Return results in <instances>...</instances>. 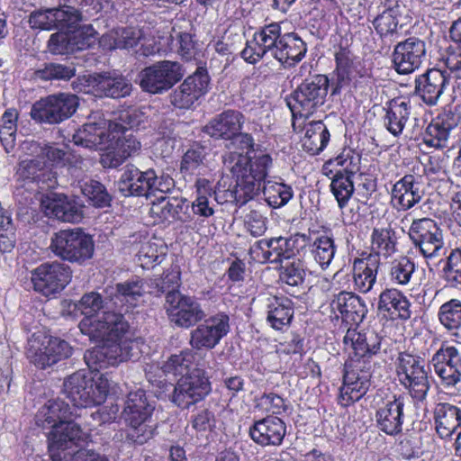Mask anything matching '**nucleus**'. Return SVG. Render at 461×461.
I'll return each instance as SVG.
<instances>
[{
  "instance_id": "c85d7f7f",
  "label": "nucleus",
  "mask_w": 461,
  "mask_h": 461,
  "mask_svg": "<svg viewBox=\"0 0 461 461\" xmlns=\"http://www.w3.org/2000/svg\"><path fill=\"white\" fill-rule=\"evenodd\" d=\"M405 398L393 395L383 402L375 412L378 429L384 433L395 436L402 431Z\"/></svg>"
},
{
  "instance_id": "f257e3e1",
  "label": "nucleus",
  "mask_w": 461,
  "mask_h": 461,
  "mask_svg": "<svg viewBox=\"0 0 461 461\" xmlns=\"http://www.w3.org/2000/svg\"><path fill=\"white\" fill-rule=\"evenodd\" d=\"M68 308L79 310L86 315L78 324L80 331L91 340L102 341L84 355L91 370L114 366L139 357L140 342L133 338L132 330L122 313L104 311L102 315L93 316L104 308L100 294H86L77 303H69Z\"/></svg>"
},
{
  "instance_id": "20e7f679",
  "label": "nucleus",
  "mask_w": 461,
  "mask_h": 461,
  "mask_svg": "<svg viewBox=\"0 0 461 461\" xmlns=\"http://www.w3.org/2000/svg\"><path fill=\"white\" fill-rule=\"evenodd\" d=\"M72 350L66 340L38 331L28 339L26 355L31 363L45 369L69 357Z\"/></svg>"
},
{
  "instance_id": "f3484780",
  "label": "nucleus",
  "mask_w": 461,
  "mask_h": 461,
  "mask_svg": "<svg viewBox=\"0 0 461 461\" xmlns=\"http://www.w3.org/2000/svg\"><path fill=\"white\" fill-rule=\"evenodd\" d=\"M426 57V42L411 36L395 44L392 54L393 68L400 75H409L420 68Z\"/></svg>"
},
{
  "instance_id": "9b49d317",
  "label": "nucleus",
  "mask_w": 461,
  "mask_h": 461,
  "mask_svg": "<svg viewBox=\"0 0 461 461\" xmlns=\"http://www.w3.org/2000/svg\"><path fill=\"white\" fill-rule=\"evenodd\" d=\"M396 373L401 384L409 390L412 398L423 401L429 390L428 373L420 357L401 353L397 358Z\"/></svg>"
},
{
  "instance_id": "4be33fe9",
  "label": "nucleus",
  "mask_w": 461,
  "mask_h": 461,
  "mask_svg": "<svg viewBox=\"0 0 461 461\" xmlns=\"http://www.w3.org/2000/svg\"><path fill=\"white\" fill-rule=\"evenodd\" d=\"M230 318L225 313H218L191 332L190 344L194 348H213L230 330Z\"/></svg>"
},
{
  "instance_id": "aec40b11",
  "label": "nucleus",
  "mask_w": 461,
  "mask_h": 461,
  "mask_svg": "<svg viewBox=\"0 0 461 461\" xmlns=\"http://www.w3.org/2000/svg\"><path fill=\"white\" fill-rule=\"evenodd\" d=\"M461 122V113L456 107L445 108L428 125L424 133V143L437 149L447 146L452 132Z\"/></svg>"
},
{
  "instance_id": "39448f33",
  "label": "nucleus",
  "mask_w": 461,
  "mask_h": 461,
  "mask_svg": "<svg viewBox=\"0 0 461 461\" xmlns=\"http://www.w3.org/2000/svg\"><path fill=\"white\" fill-rule=\"evenodd\" d=\"M140 147V142L131 133H127L122 124L109 122L107 143L100 162L104 167H117L128 158L138 154Z\"/></svg>"
},
{
  "instance_id": "2f4dec72",
  "label": "nucleus",
  "mask_w": 461,
  "mask_h": 461,
  "mask_svg": "<svg viewBox=\"0 0 461 461\" xmlns=\"http://www.w3.org/2000/svg\"><path fill=\"white\" fill-rule=\"evenodd\" d=\"M63 393L76 407L95 405L94 378L86 377L83 372H76L64 381Z\"/></svg>"
},
{
  "instance_id": "4468645a",
  "label": "nucleus",
  "mask_w": 461,
  "mask_h": 461,
  "mask_svg": "<svg viewBox=\"0 0 461 461\" xmlns=\"http://www.w3.org/2000/svg\"><path fill=\"white\" fill-rule=\"evenodd\" d=\"M165 309L171 322L180 328L193 327L206 317L201 303L179 291L166 294Z\"/></svg>"
},
{
  "instance_id": "9d476101",
  "label": "nucleus",
  "mask_w": 461,
  "mask_h": 461,
  "mask_svg": "<svg viewBox=\"0 0 461 461\" xmlns=\"http://www.w3.org/2000/svg\"><path fill=\"white\" fill-rule=\"evenodd\" d=\"M185 75L182 65L176 61L163 60L145 68L140 74L142 90L162 94L179 82Z\"/></svg>"
},
{
  "instance_id": "de8ad7c7",
  "label": "nucleus",
  "mask_w": 461,
  "mask_h": 461,
  "mask_svg": "<svg viewBox=\"0 0 461 461\" xmlns=\"http://www.w3.org/2000/svg\"><path fill=\"white\" fill-rule=\"evenodd\" d=\"M330 137V131L321 121H312L304 126L302 147L310 155H317L327 147Z\"/></svg>"
},
{
  "instance_id": "412c9836",
  "label": "nucleus",
  "mask_w": 461,
  "mask_h": 461,
  "mask_svg": "<svg viewBox=\"0 0 461 461\" xmlns=\"http://www.w3.org/2000/svg\"><path fill=\"white\" fill-rule=\"evenodd\" d=\"M282 36L278 23H272L263 26L254 33L253 40L247 43L241 51V57L250 64L257 63L267 54L272 57L277 47V41Z\"/></svg>"
},
{
  "instance_id": "0e129e2a",
  "label": "nucleus",
  "mask_w": 461,
  "mask_h": 461,
  "mask_svg": "<svg viewBox=\"0 0 461 461\" xmlns=\"http://www.w3.org/2000/svg\"><path fill=\"white\" fill-rule=\"evenodd\" d=\"M166 253L167 248L164 245L149 241L141 245L138 253V259L143 268H149L161 263Z\"/></svg>"
},
{
  "instance_id": "4c0bfd02",
  "label": "nucleus",
  "mask_w": 461,
  "mask_h": 461,
  "mask_svg": "<svg viewBox=\"0 0 461 461\" xmlns=\"http://www.w3.org/2000/svg\"><path fill=\"white\" fill-rule=\"evenodd\" d=\"M267 321L271 328L282 330L294 317V303L285 296H268L266 299Z\"/></svg>"
},
{
  "instance_id": "a19ab883",
  "label": "nucleus",
  "mask_w": 461,
  "mask_h": 461,
  "mask_svg": "<svg viewBox=\"0 0 461 461\" xmlns=\"http://www.w3.org/2000/svg\"><path fill=\"white\" fill-rule=\"evenodd\" d=\"M377 309L389 315H397L402 320L411 317V303L406 295L398 289L386 288L379 295Z\"/></svg>"
},
{
  "instance_id": "3c124183",
  "label": "nucleus",
  "mask_w": 461,
  "mask_h": 461,
  "mask_svg": "<svg viewBox=\"0 0 461 461\" xmlns=\"http://www.w3.org/2000/svg\"><path fill=\"white\" fill-rule=\"evenodd\" d=\"M396 244V232L393 228L390 226L374 228L371 234V249L378 259L379 256L388 258L394 254L397 250Z\"/></svg>"
},
{
  "instance_id": "f704fd0d",
  "label": "nucleus",
  "mask_w": 461,
  "mask_h": 461,
  "mask_svg": "<svg viewBox=\"0 0 461 461\" xmlns=\"http://www.w3.org/2000/svg\"><path fill=\"white\" fill-rule=\"evenodd\" d=\"M277 43L272 58L285 68L293 67L301 61L307 51L304 41L294 32L283 34Z\"/></svg>"
},
{
  "instance_id": "6e6552de",
  "label": "nucleus",
  "mask_w": 461,
  "mask_h": 461,
  "mask_svg": "<svg viewBox=\"0 0 461 461\" xmlns=\"http://www.w3.org/2000/svg\"><path fill=\"white\" fill-rule=\"evenodd\" d=\"M47 437L52 461H72L74 453L78 449V441L83 438V432L71 418L50 428Z\"/></svg>"
},
{
  "instance_id": "7ed1b4c3",
  "label": "nucleus",
  "mask_w": 461,
  "mask_h": 461,
  "mask_svg": "<svg viewBox=\"0 0 461 461\" xmlns=\"http://www.w3.org/2000/svg\"><path fill=\"white\" fill-rule=\"evenodd\" d=\"M94 240L80 228L61 230L53 233L49 249L58 258L82 264L94 254Z\"/></svg>"
},
{
  "instance_id": "a878e982",
  "label": "nucleus",
  "mask_w": 461,
  "mask_h": 461,
  "mask_svg": "<svg viewBox=\"0 0 461 461\" xmlns=\"http://www.w3.org/2000/svg\"><path fill=\"white\" fill-rule=\"evenodd\" d=\"M41 207L47 217L64 222L77 223L83 218V210L75 200L63 194H50L44 196Z\"/></svg>"
},
{
  "instance_id": "473e14b6",
  "label": "nucleus",
  "mask_w": 461,
  "mask_h": 461,
  "mask_svg": "<svg viewBox=\"0 0 461 461\" xmlns=\"http://www.w3.org/2000/svg\"><path fill=\"white\" fill-rule=\"evenodd\" d=\"M330 310L339 318L340 314L346 322L357 324L366 315V307L362 299L353 293L340 292L330 302Z\"/></svg>"
},
{
  "instance_id": "e433bc0d",
  "label": "nucleus",
  "mask_w": 461,
  "mask_h": 461,
  "mask_svg": "<svg viewBox=\"0 0 461 461\" xmlns=\"http://www.w3.org/2000/svg\"><path fill=\"white\" fill-rule=\"evenodd\" d=\"M435 429L441 438H447L461 426V409L448 402H438L433 411Z\"/></svg>"
},
{
  "instance_id": "5701e85b",
  "label": "nucleus",
  "mask_w": 461,
  "mask_h": 461,
  "mask_svg": "<svg viewBox=\"0 0 461 461\" xmlns=\"http://www.w3.org/2000/svg\"><path fill=\"white\" fill-rule=\"evenodd\" d=\"M185 372L177 382L173 402L181 408H188L190 405L203 400L211 391V384L207 376Z\"/></svg>"
},
{
  "instance_id": "13d9d810",
  "label": "nucleus",
  "mask_w": 461,
  "mask_h": 461,
  "mask_svg": "<svg viewBox=\"0 0 461 461\" xmlns=\"http://www.w3.org/2000/svg\"><path fill=\"white\" fill-rule=\"evenodd\" d=\"M19 113L15 109H7L1 118L0 140L7 153L14 150Z\"/></svg>"
},
{
  "instance_id": "8fccbe9b",
  "label": "nucleus",
  "mask_w": 461,
  "mask_h": 461,
  "mask_svg": "<svg viewBox=\"0 0 461 461\" xmlns=\"http://www.w3.org/2000/svg\"><path fill=\"white\" fill-rule=\"evenodd\" d=\"M158 203H153L152 212L164 221H187L190 215L187 213L188 204L185 200L177 197H166L161 195L158 198Z\"/></svg>"
},
{
  "instance_id": "37998d69",
  "label": "nucleus",
  "mask_w": 461,
  "mask_h": 461,
  "mask_svg": "<svg viewBox=\"0 0 461 461\" xmlns=\"http://www.w3.org/2000/svg\"><path fill=\"white\" fill-rule=\"evenodd\" d=\"M344 344L360 359H364L366 357L375 355L380 350L381 338L373 331L360 333L356 330L348 329L344 337Z\"/></svg>"
},
{
  "instance_id": "58836bf2",
  "label": "nucleus",
  "mask_w": 461,
  "mask_h": 461,
  "mask_svg": "<svg viewBox=\"0 0 461 461\" xmlns=\"http://www.w3.org/2000/svg\"><path fill=\"white\" fill-rule=\"evenodd\" d=\"M379 259L376 255L357 258L353 263V279L356 290L366 294L372 290L379 269Z\"/></svg>"
},
{
  "instance_id": "c03bdc74",
  "label": "nucleus",
  "mask_w": 461,
  "mask_h": 461,
  "mask_svg": "<svg viewBox=\"0 0 461 461\" xmlns=\"http://www.w3.org/2000/svg\"><path fill=\"white\" fill-rule=\"evenodd\" d=\"M384 125L393 136L402 134L411 114V103L401 98L389 101L384 107Z\"/></svg>"
},
{
  "instance_id": "338daca9",
  "label": "nucleus",
  "mask_w": 461,
  "mask_h": 461,
  "mask_svg": "<svg viewBox=\"0 0 461 461\" xmlns=\"http://www.w3.org/2000/svg\"><path fill=\"white\" fill-rule=\"evenodd\" d=\"M444 279L454 288L461 286V249H455L447 258V263L443 269Z\"/></svg>"
},
{
  "instance_id": "79ce46f5",
  "label": "nucleus",
  "mask_w": 461,
  "mask_h": 461,
  "mask_svg": "<svg viewBox=\"0 0 461 461\" xmlns=\"http://www.w3.org/2000/svg\"><path fill=\"white\" fill-rule=\"evenodd\" d=\"M154 406L147 400L143 391L138 390L128 394L122 417L126 424L149 421Z\"/></svg>"
},
{
  "instance_id": "ea45409f",
  "label": "nucleus",
  "mask_w": 461,
  "mask_h": 461,
  "mask_svg": "<svg viewBox=\"0 0 461 461\" xmlns=\"http://www.w3.org/2000/svg\"><path fill=\"white\" fill-rule=\"evenodd\" d=\"M18 174L23 179L37 183L42 189H52L58 185L56 173L47 168L45 162L39 158L22 160Z\"/></svg>"
},
{
  "instance_id": "052dcab7",
  "label": "nucleus",
  "mask_w": 461,
  "mask_h": 461,
  "mask_svg": "<svg viewBox=\"0 0 461 461\" xmlns=\"http://www.w3.org/2000/svg\"><path fill=\"white\" fill-rule=\"evenodd\" d=\"M353 54L347 49H339L335 54L337 87L347 86L355 71Z\"/></svg>"
},
{
  "instance_id": "b1692460",
  "label": "nucleus",
  "mask_w": 461,
  "mask_h": 461,
  "mask_svg": "<svg viewBox=\"0 0 461 461\" xmlns=\"http://www.w3.org/2000/svg\"><path fill=\"white\" fill-rule=\"evenodd\" d=\"M210 77L207 71L198 68L193 75L174 90L170 95L171 104L179 109H189L208 91Z\"/></svg>"
},
{
  "instance_id": "864d4df0",
  "label": "nucleus",
  "mask_w": 461,
  "mask_h": 461,
  "mask_svg": "<svg viewBox=\"0 0 461 461\" xmlns=\"http://www.w3.org/2000/svg\"><path fill=\"white\" fill-rule=\"evenodd\" d=\"M206 150L202 146H193L182 157L180 172L185 176L202 175L207 168Z\"/></svg>"
},
{
  "instance_id": "69168bd1",
  "label": "nucleus",
  "mask_w": 461,
  "mask_h": 461,
  "mask_svg": "<svg viewBox=\"0 0 461 461\" xmlns=\"http://www.w3.org/2000/svg\"><path fill=\"white\" fill-rule=\"evenodd\" d=\"M74 66H66L59 63H49L43 68L36 71L39 78L43 80H69L75 76Z\"/></svg>"
},
{
  "instance_id": "72a5a7b5",
  "label": "nucleus",
  "mask_w": 461,
  "mask_h": 461,
  "mask_svg": "<svg viewBox=\"0 0 461 461\" xmlns=\"http://www.w3.org/2000/svg\"><path fill=\"white\" fill-rule=\"evenodd\" d=\"M244 123L243 114L235 110H227L212 118L204 127V131L215 139L231 140Z\"/></svg>"
},
{
  "instance_id": "680f3d73",
  "label": "nucleus",
  "mask_w": 461,
  "mask_h": 461,
  "mask_svg": "<svg viewBox=\"0 0 461 461\" xmlns=\"http://www.w3.org/2000/svg\"><path fill=\"white\" fill-rule=\"evenodd\" d=\"M415 270L416 265L413 260L408 257H401L392 262L390 280L395 285L405 286L410 284Z\"/></svg>"
},
{
  "instance_id": "393cba45",
  "label": "nucleus",
  "mask_w": 461,
  "mask_h": 461,
  "mask_svg": "<svg viewBox=\"0 0 461 461\" xmlns=\"http://www.w3.org/2000/svg\"><path fill=\"white\" fill-rule=\"evenodd\" d=\"M193 365L196 367L194 374L204 375L207 369L212 370L215 367L214 354L212 352L202 354L192 350L182 351L178 355L171 356L163 365L162 369L166 374L177 375L188 372Z\"/></svg>"
},
{
  "instance_id": "c756f323",
  "label": "nucleus",
  "mask_w": 461,
  "mask_h": 461,
  "mask_svg": "<svg viewBox=\"0 0 461 461\" xmlns=\"http://www.w3.org/2000/svg\"><path fill=\"white\" fill-rule=\"evenodd\" d=\"M108 134L109 122L102 118L99 113H95L74 133L73 141L76 145L85 148L104 149Z\"/></svg>"
},
{
  "instance_id": "2eb2a0df",
  "label": "nucleus",
  "mask_w": 461,
  "mask_h": 461,
  "mask_svg": "<svg viewBox=\"0 0 461 461\" xmlns=\"http://www.w3.org/2000/svg\"><path fill=\"white\" fill-rule=\"evenodd\" d=\"M302 249L300 258L306 265H317L322 270L332 262L336 245L332 236L309 230L302 233Z\"/></svg>"
},
{
  "instance_id": "f03ea898",
  "label": "nucleus",
  "mask_w": 461,
  "mask_h": 461,
  "mask_svg": "<svg viewBox=\"0 0 461 461\" xmlns=\"http://www.w3.org/2000/svg\"><path fill=\"white\" fill-rule=\"evenodd\" d=\"M223 164L236 177L237 185L246 194H253L266 179L272 167L273 159L265 150L257 149L249 155L228 152L223 156Z\"/></svg>"
},
{
  "instance_id": "cd10ccee",
  "label": "nucleus",
  "mask_w": 461,
  "mask_h": 461,
  "mask_svg": "<svg viewBox=\"0 0 461 461\" xmlns=\"http://www.w3.org/2000/svg\"><path fill=\"white\" fill-rule=\"evenodd\" d=\"M249 437L261 447H276L283 443L286 434V425L275 415L255 420L249 430Z\"/></svg>"
},
{
  "instance_id": "0eeeda50",
  "label": "nucleus",
  "mask_w": 461,
  "mask_h": 461,
  "mask_svg": "<svg viewBox=\"0 0 461 461\" xmlns=\"http://www.w3.org/2000/svg\"><path fill=\"white\" fill-rule=\"evenodd\" d=\"M371 366L365 359H351L344 366L343 384L340 387L339 402L348 406L360 400L371 385Z\"/></svg>"
},
{
  "instance_id": "a18cd8bd",
  "label": "nucleus",
  "mask_w": 461,
  "mask_h": 461,
  "mask_svg": "<svg viewBox=\"0 0 461 461\" xmlns=\"http://www.w3.org/2000/svg\"><path fill=\"white\" fill-rule=\"evenodd\" d=\"M403 5L395 3L393 5H388L382 13L377 14L372 23L376 33L382 39L395 41L399 38V18L402 14Z\"/></svg>"
},
{
  "instance_id": "bb28decb",
  "label": "nucleus",
  "mask_w": 461,
  "mask_h": 461,
  "mask_svg": "<svg viewBox=\"0 0 461 461\" xmlns=\"http://www.w3.org/2000/svg\"><path fill=\"white\" fill-rule=\"evenodd\" d=\"M422 176L405 175L392 188L391 200L398 211H407L419 203L424 194Z\"/></svg>"
},
{
  "instance_id": "5fc2aeb1",
  "label": "nucleus",
  "mask_w": 461,
  "mask_h": 461,
  "mask_svg": "<svg viewBox=\"0 0 461 461\" xmlns=\"http://www.w3.org/2000/svg\"><path fill=\"white\" fill-rule=\"evenodd\" d=\"M353 176L348 175L346 168H340L336 170L333 176H329L331 179V192L340 208H343L348 203L354 193Z\"/></svg>"
},
{
  "instance_id": "09e8293b",
  "label": "nucleus",
  "mask_w": 461,
  "mask_h": 461,
  "mask_svg": "<svg viewBox=\"0 0 461 461\" xmlns=\"http://www.w3.org/2000/svg\"><path fill=\"white\" fill-rule=\"evenodd\" d=\"M302 233L297 232L289 238L277 237L268 239V249L271 252V263H279L294 256L300 258L302 249Z\"/></svg>"
},
{
  "instance_id": "7c9ffc66",
  "label": "nucleus",
  "mask_w": 461,
  "mask_h": 461,
  "mask_svg": "<svg viewBox=\"0 0 461 461\" xmlns=\"http://www.w3.org/2000/svg\"><path fill=\"white\" fill-rule=\"evenodd\" d=\"M154 179L153 169L140 171L132 164H128L118 181V190L124 196H149L150 181Z\"/></svg>"
},
{
  "instance_id": "49530a36",
  "label": "nucleus",
  "mask_w": 461,
  "mask_h": 461,
  "mask_svg": "<svg viewBox=\"0 0 461 461\" xmlns=\"http://www.w3.org/2000/svg\"><path fill=\"white\" fill-rule=\"evenodd\" d=\"M73 412L68 403L62 400H49L35 416L36 425L42 429H50L58 422L71 419Z\"/></svg>"
},
{
  "instance_id": "bf43d9fd",
  "label": "nucleus",
  "mask_w": 461,
  "mask_h": 461,
  "mask_svg": "<svg viewBox=\"0 0 461 461\" xmlns=\"http://www.w3.org/2000/svg\"><path fill=\"white\" fill-rule=\"evenodd\" d=\"M196 198L192 203V209L194 214L208 218L214 213L213 204L209 197L212 196L210 183L207 179L198 178L195 181Z\"/></svg>"
},
{
  "instance_id": "f8f14e48",
  "label": "nucleus",
  "mask_w": 461,
  "mask_h": 461,
  "mask_svg": "<svg viewBox=\"0 0 461 461\" xmlns=\"http://www.w3.org/2000/svg\"><path fill=\"white\" fill-rule=\"evenodd\" d=\"M71 279V268L59 261L41 264L31 272L33 289L47 297L60 293Z\"/></svg>"
},
{
  "instance_id": "774afa93",
  "label": "nucleus",
  "mask_w": 461,
  "mask_h": 461,
  "mask_svg": "<svg viewBox=\"0 0 461 461\" xmlns=\"http://www.w3.org/2000/svg\"><path fill=\"white\" fill-rule=\"evenodd\" d=\"M116 293L120 301L132 306L144 293L143 284L139 279L120 283L116 285Z\"/></svg>"
},
{
  "instance_id": "6ab92c4d",
  "label": "nucleus",
  "mask_w": 461,
  "mask_h": 461,
  "mask_svg": "<svg viewBox=\"0 0 461 461\" xmlns=\"http://www.w3.org/2000/svg\"><path fill=\"white\" fill-rule=\"evenodd\" d=\"M449 74L446 70L429 68L415 78L414 94L426 105L436 106L448 87Z\"/></svg>"
},
{
  "instance_id": "423d86ee",
  "label": "nucleus",
  "mask_w": 461,
  "mask_h": 461,
  "mask_svg": "<svg viewBox=\"0 0 461 461\" xmlns=\"http://www.w3.org/2000/svg\"><path fill=\"white\" fill-rule=\"evenodd\" d=\"M330 81L325 75L306 78L293 93L288 105L294 115L307 117L325 103Z\"/></svg>"
},
{
  "instance_id": "c9c22d12",
  "label": "nucleus",
  "mask_w": 461,
  "mask_h": 461,
  "mask_svg": "<svg viewBox=\"0 0 461 461\" xmlns=\"http://www.w3.org/2000/svg\"><path fill=\"white\" fill-rule=\"evenodd\" d=\"M142 38L143 32L139 28H117L104 34L99 39V44L107 50L120 49L135 51Z\"/></svg>"
},
{
  "instance_id": "1a4fd4ad",
  "label": "nucleus",
  "mask_w": 461,
  "mask_h": 461,
  "mask_svg": "<svg viewBox=\"0 0 461 461\" xmlns=\"http://www.w3.org/2000/svg\"><path fill=\"white\" fill-rule=\"evenodd\" d=\"M409 237L414 248L426 259L437 258L445 254L442 230L430 218L413 220L409 229Z\"/></svg>"
},
{
  "instance_id": "6e6d98bb",
  "label": "nucleus",
  "mask_w": 461,
  "mask_h": 461,
  "mask_svg": "<svg viewBox=\"0 0 461 461\" xmlns=\"http://www.w3.org/2000/svg\"><path fill=\"white\" fill-rule=\"evenodd\" d=\"M438 319L444 329L457 335L461 329V301L454 298L444 303L438 309Z\"/></svg>"
},
{
  "instance_id": "e2e57ef3",
  "label": "nucleus",
  "mask_w": 461,
  "mask_h": 461,
  "mask_svg": "<svg viewBox=\"0 0 461 461\" xmlns=\"http://www.w3.org/2000/svg\"><path fill=\"white\" fill-rule=\"evenodd\" d=\"M68 29L75 51L82 50L92 47L98 39V33L91 24H85Z\"/></svg>"
},
{
  "instance_id": "ddd939ff",
  "label": "nucleus",
  "mask_w": 461,
  "mask_h": 461,
  "mask_svg": "<svg viewBox=\"0 0 461 461\" xmlns=\"http://www.w3.org/2000/svg\"><path fill=\"white\" fill-rule=\"evenodd\" d=\"M78 106V98L72 94L49 95L36 102L31 110V116L39 122L59 123L74 114Z\"/></svg>"
},
{
  "instance_id": "603ef678",
  "label": "nucleus",
  "mask_w": 461,
  "mask_h": 461,
  "mask_svg": "<svg viewBox=\"0 0 461 461\" xmlns=\"http://www.w3.org/2000/svg\"><path fill=\"white\" fill-rule=\"evenodd\" d=\"M95 91L100 95L112 98H121L129 95L131 91V84L123 77H111L100 75L95 79Z\"/></svg>"
},
{
  "instance_id": "dca6fc26",
  "label": "nucleus",
  "mask_w": 461,
  "mask_h": 461,
  "mask_svg": "<svg viewBox=\"0 0 461 461\" xmlns=\"http://www.w3.org/2000/svg\"><path fill=\"white\" fill-rule=\"evenodd\" d=\"M435 374L446 389H457L461 383V352L452 345L442 343L431 357Z\"/></svg>"
},
{
  "instance_id": "4d7b16f0",
  "label": "nucleus",
  "mask_w": 461,
  "mask_h": 461,
  "mask_svg": "<svg viewBox=\"0 0 461 461\" xmlns=\"http://www.w3.org/2000/svg\"><path fill=\"white\" fill-rule=\"evenodd\" d=\"M263 194L267 203L273 208L285 205L294 195L290 185L272 180L264 182Z\"/></svg>"
},
{
  "instance_id": "a211bd4d",
  "label": "nucleus",
  "mask_w": 461,
  "mask_h": 461,
  "mask_svg": "<svg viewBox=\"0 0 461 461\" xmlns=\"http://www.w3.org/2000/svg\"><path fill=\"white\" fill-rule=\"evenodd\" d=\"M81 19V14L77 9L64 4L56 8L32 13L29 23L32 28L41 30H65L74 27Z\"/></svg>"
}]
</instances>
